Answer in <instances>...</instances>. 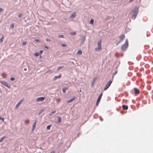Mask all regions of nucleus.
<instances>
[{
  "label": "nucleus",
  "instance_id": "f257e3e1",
  "mask_svg": "<svg viewBox=\"0 0 153 153\" xmlns=\"http://www.w3.org/2000/svg\"><path fill=\"white\" fill-rule=\"evenodd\" d=\"M139 11L138 7H134L132 10L133 14L132 16V18L134 20L137 15Z\"/></svg>",
  "mask_w": 153,
  "mask_h": 153
},
{
  "label": "nucleus",
  "instance_id": "f03ea898",
  "mask_svg": "<svg viewBox=\"0 0 153 153\" xmlns=\"http://www.w3.org/2000/svg\"><path fill=\"white\" fill-rule=\"evenodd\" d=\"M128 46V39H126L124 44L122 45L121 49L123 51H126L127 49Z\"/></svg>",
  "mask_w": 153,
  "mask_h": 153
},
{
  "label": "nucleus",
  "instance_id": "7ed1b4c3",
  "mask_svg": "<svg viewBox=\"0 0 153 153\" xmlns=\"http://www.w3.org/2000/svg\"><path fill=\"white\" fill-rule=\"evenodd\" d=\"M97 48H95V50L96 51H99L101 49V41L99 40L97 42Z\"/></svg>",
  "mask_w": 153,
  "mask_h": 153
},
{
  "label": "nucleus",
  "instance_id": "20e7f679",
  "mask_svg": "<svg viewBox=\"0 0 153 153\" xmlns=\"http://www.w3.org/2000/svg\"><path fill=\"white\" fill-rule=\"evenodd\" d=\"M0 82L4 86L8 88L9 89L10 88V86L9 84L5 81H0Z\"/></svg>",
  "mask_w": 153,
  "mask_h": 153
},
{
  "label": "nucleus",
  "instance_id": "39448f33",
  "mask_svg": "<svg viewBox=\"0 0 153 153\" xmlns=\"http://www.w3.org/2000/svg\"><path fill=\"white\" fill-rule=\"evenodd\" d=\"M112 82V80H110L109 82H108L107 84H106L105 86V87L104 90L105 91L107 89V88H108L110 86Z\"/></svg>",
  "mask_w": 153,
  "mask_h": 153
},
{
  "label": "nucleus",
  "instance_id": "423d86ee",
  "mask_svg": "<svg viewBox=\"0 0 153 153\" xmlns=\"http://www.w3.org/2000/svg\"><path fill=\"white\" fill-rule=\"evenodd\" d=\"M102 93H101V94H100L99 95L98 98H97V101L96 102V106H97L99 103V102H100V100H101V97H102Z\"/></svg>",
  "mask_w": 153,
  "mask_h": 153
},
{
  "label": "nucleus",
  "instance_id": "0eeeda50",
  "mask_svg": "<svg viewBox=\"0 0 153 153\" xmlns=\"http://www.w3.org/2000/svg\"><path fill=\"white\" fill-rule=\"evenodd\" d=\"M45 98V97H40L36 99V101L37 102L39 101L42 102L44 100Z\"/></svg>",
  "mask_w": 153,
  "mask_h": 153
},
{
  "label": "nucleus",
  "instance_id": "6e6552de",
  "mask_svg": "<svg viewBox=\"0 0 153 153\" xmlns=\"http://www.w3.org/2000/svg\"><path fill=\"white\" fill-rule=\"evenodd\" d=\"M97 79V78L96 77H94L93 78L92 81L91 82V87H93L94 86V85L95 82V81Z\"/></svg>",
  "mask_w": 153,
  "mask_h": 153
},
{
  "label": "nucleus",
  "instance_id": "1a4fd4ad",
  "mask_svg": "<svg viewBox=\"0 0 153 153\" xmlns=\"http://www.w3.org/2000/svg\"><path fill=\"white\" fill-rule=\"evenodd\" d=\"M37 122V120H36L34 122V123L33 124V126H32V131H33L35 130V129L36 128V125Z\"/></svg>",
  "mask_w": 153,
  "mask_h": 153
},
{
  "label": "nucleus",
  "instance_id": "9d476101",
  "mask_svg": "<svg viewBox=\"0 0 153 153\" xmlns=\"http://www.w3.org/2000/svg\"><path fill=\"white\" fill-rule=\"evenodd\" d=\"M61 75L59 74L58 76H54L53 78V80H55L57 79H59L61 77Z\"/></svg>",
  "mask_w": 153,
  "mask_h": 153
},
{
  "label": "nucleus",
  "instance_id": "9b49d317",
  "mask_svg": "<svg viewBox=\"0 0 153 153\" xmlns=\"http://www.w3.org/2000/svg\"><path fill=\"white\" fill-rule=\"evenodd\" d=\"M75 99V97H74L72 98L70 100H67L66 102L67 103H70L72 102L73 101H74V100Z\"/></svg>",
  "mask_w": 153,
  "mask_h": 153
},
{
  "label": "nucleus",
  "instance_id": "f8f14e48",
  "mask_svg": "<svg viewBox=\"0 0 153 153\" xmlns=\"http://www.w3.org/2000/svg\"><path fill=\"white\" fill-rule=\"evenodd\" d=\"M134 90L135 94H138L140 93L139 90L136 88H134Z\"/></svg>",
  "mask_w": 153,
  "mask_h": 153
},
{
  "label": "nucleus",
  "instance_id": "ddd939ff",
  "mask_svg": "<svg viewBox=\"0 0 153 153\" xmlns=\"http://www.w3.org/2000/svg\"><path fill=\"white\" fill-rule=\"evenodd\" d=\"M76 16V14L75 12H74L70 16V17L71 18L73 19Z\"/></svg>",
  "mask_w": 153,
  "mask_h": 153
},
{
  "label": "nucleus",
  "instance_id": "4468645a",
  "mask_svg": "<svg viewBox=\"0 0 153 153\" xmlns=\"http://www.w3.org/2000/svg\"><path fill=\"white\" fill-rule=\"evenodd\" d=\"M123 109L125 110H127L128 108V106L127 105H123L122 106Z\"/></svg>",
  "mask_w": 153,
  "mask_h": 153
},
{
  "label": "nucleus",
  "instance_id": "2eb2a0df",
  "mask_svg": "<svg viewBox=\"0 0 153 153\" xmlns=\"http://www.w3.org/2000/svg\"><path fill=\"white\" fill-rule=\"evenodd\" d=\"M57 118L58 119V121L56 122V123H60L61 121L62 118L61 117H57Z\"/></svg>",
  "mask_w": 153,
  "mask_h": 153
},
{
  "label": "nucleus",
  "instance_id": "dca6fc26",
  "mask_svg": "<svg viewBox=\"0 0 153 153\" xmlns=\"http://www.w3.org/2000/svg\"><path fill=\"white\" fill-rule=\"evenodd\" d=\"M125 38V36L124 35H121L120 37L119 38L120 39V40L122 41Z\"/></svg>",
  "mask_w": 153,
  "mask_h": 153
},
{
  "label": "nucleus",
  "instance_id": "f3484780",
  "mask_svg": "<svg viewBox=\"0 0 153 153\" xmlns=\"http://www.w3.org/2000/svg\"><path fill=\"white\" fill-rule=\"evenodd\" d=\"M23 100V99H22L21 100L18 102V103L16 105V107H18L19 105L22 102V101Z\"/></svg>",
  "mask_w": 153,
  "mask_h": 153
},
{
  "label": "nucleus",
  "instance_id": "a211bd4d",
  "mask_svg": "<svg viewBox=\"0 0 153 153\" xmlns=\"http://www.w3.org/2000/svg\"><path fill=\"white\" fill-rule=\"evenodd\" d=\"M68 87H65L63 88L62 89V92L63 93H65L66 92V90H68Z\"/></svg>",
  "mask_w": 153,
  "mask_h": 153
},
{
  "label": "nucleus",
  "instance_id": "6ab92c4d",
  "mask_svg": "<svg viewBox=\"0 0 153 153\" xmlns=\"http://www.w3.org/2000/svg\"><path fill=\"white\" fill-rule=\"evenodd\" d=\"M85 39V36L83 35H82L81 37V40L82 41V43H83V42L84 41Z\"/></svg>",
  "mask_w": 153,
  "mask_h": 153
},
{
  "label": "nucleus",
  "instance_id": "aec40b11",
  "mask_svg": "<svg viewBox=\"0 0 153 153\" xmlns=\"http://www.w3.org/2000/svg\"><path fill=\"white\" fill-rule=\"evenodd\" d=\"M4 35L3 34L2 35L0 39V42L1 43H2L3 42V39H4Z\"/></svg>",
  "mask_w": 153,
  "mask_h": 153
},
{
  "label": "nucleus",
  "instance_id": "412c9836",
  "mask_svg": "<svg viewBox=\"0 0 153 153\" xmlns=\"http://www.w3.org/2000/svg\"><path fill=\"white\" fill-rule=\"evenodd\" d=\"M6 137V136H4L1 137L0 139V143Z\"/></svg>",
  "mask_w": 153,
  "mask_h": 153
},
{
  "label": "nucleus",
  "instance_id": "4be33fe9",
  "mask_svg": "<svg viewBox=\"0 0 153 153\" xmlns=\"http://www.w3.org/2000/svg\"><path fill=\"white\" fill-rule=\"evenodd\" d=\"M52 125H48L47 126L46 129L47 130H50L51 127V126Z\"/></svg>",
  "mask_w": 153,
  "mask_h": 153
},
{
  "label": "nucleus",
  "instance_id": "5701e85b",
  "mask_svg": "<svg viewBox=\"0 0 153 153\" xmlns=\"http://www.w3.org/2000/svg\"><path fill=\"white\" fill-rule=\"evenodd\" d=\"M57 37L58 38H64V36L63 35H58L57 36Z\"/></svg>",
  "mask_w": 153,
  "mask_h": 153
},
{
  "label": "nucleus",
  "instance_id": "b1692460",
  "mask_svg": "<svg viewBox=\"0 0 153 153\" xmlns=\"http://www.w3.org/2000/svg\"><path fill=\"white\" fill-rule=\"evenodd\" d=\"M77 53H78L79 55H81L82 54V52L81 50H78L77 52Z\"/></svg>",
  "mask_w": 153,
  "mask_h": 153
},
{
  "label": "nucleus",
  "instance_id": "393cba45",
  "mask_svg": "<svg viewBox=\"0 0 153 153\" xmlns=\"http://www.w3.org/2000/svg\"><path fill=\"white\" fill-rule=\"evenodd\" d=\"M14 23L12 24L10 26V28L12 29L14 28Z\"/></svg>",
  "mask_w": 153,
  "mask_h": 153
},
{
  "label": "nucleus",
  "instance_id": "a878e982",
  "mask_svg": "<svg viewBox=\"0 0 153 153\" xmlns=\"http://www.w3.org/2000/svg\"><path fill=\"white\" fill-rule=\"evenodd\" d=\"M44 111V109H42L41 110H40L39 111V113L38 114V115H40L42 113V112Z\"/></svg>",
  "mask_w": 153,
  "mask_h": 153
},
{
  "label": "nucleus",
  "instance_id": "bb28decb",
  "mask_svg": "<svg viewBox=\"0 0 153 153\" xmlns=\"http://www.w3.org/2000/svg\"><path fill=\"white\" fill-rule=\"evenodd\" d=\"M22 13H19L18 15V17H19L20 19V20H21V19L22 18Z\"/></svg>",
  "mask_w": 153,
  "mask_h": 153
},
{
  "label": "nucleus",
  "instance_id": "cd10ccee",
  "mask_svg": "<svg viewBox=\"0 0 153 153\" xmlns=\"http://www.w3.org/2000/svg\"><path fill=\"white\" fill-rule=\"evenodd\" d=\"M94 20L93 19H91L90 21V23L93 25L94 23Z\"/></svg>",
  "mask_w": 153,
  "mask_h": 153
},
{
  "label": "nucleus",
  "instance_id": "c85d7f7f",
  "mask_svg": "<svg viewBox=\"0 0 153 153\" xmlns=\"http://www.w3.org/2000/svg\"><path fill=\"white\" fill-rule=\"evenodd\" d=\"M27 43V42L26 41H24L22 43V44L23 45H26Z\"/></svg>",
  "mask_w": 153,
  "mask_h": 153
},
{
  "label": "nucleus",
  "instance_id": "c756f323",
  "mask_svg": "<svg viewBox=\"0 0 153 153\" xmlns=\"http://www.w3.org/2000/svg\"><path fill=\"white\" fill-rule=\"evenodd\" d=\"M34 55L35 56L37 57L39 56V54L38 53L36 52L34 53Z\"/></svg>",
  "mask_w": 153,
  "mask_h": 153
},
{
  "label": "nucleus",
  "instance_id": "7c9ffc66",
  "mask_svg": "<svg viewBox=\"0 0 153 153\" xmlns=\"http://www.w3.org/2000/svg\"><path fill=\"white\" fill-rule=\"evenodd\" d=\"M70 34L72 36H74L76 34V32H72Z\"/></svg>",
  "mask_w": 153,
  "mask_h": 153
},
{
  "label": "nucleus",
  "instance_id": "2f4dec72",
  "mask_svg": "<svg viewBox=\"0 0 153 153\" xmlns=\"http://www.w3.org/2000/svg\"><path fill=\"white\" fill-rule=\"evenodd\" d=\"M56 112V111H53L51 112L50 114H49L50 115H52L54 113H55Z\"/></svg>",
  "mask_w": 153,
  "mask_h": 153
},
{
  "label": "nucleus",
  "instance_id": "473e14b6",
  "mask_svg": "<svg viewBox=\"0 0 153 153\" xmlns=\"http://www.w3.org/2000/svg\"><path fill=\"white\" fill-rule=\"evenodd\" d=\"M63 66H59L58 67L57 70H59L61 69L62 68H63Z\"/></svg>",
  "mask_w": 153,
  "mask_h": 153
},
{
  "label": "nucleus",
  "instance_id": "72a5a7b5",
  "mask_svg": "<svg viewBox=\"0 0 153 153\" xmlns=\"http://www.w3.org/2000/svg\"><path fill=\"white\" fill-rule=\"evenodd\" d=\"M10 79L12 81H14L15 80V78L13 77H11Z\"/></svg>",
  "mask_w": 153,
  "mask_h": 153
},
{
  "label": "nucleus",
  "instance_id": "f704fd0d",
  "mask_svg": "<svg viewBox=\"0 0 153 153\" xmlns=\"http://www.w3.org/2000/svg\"><path fill=\"white\" fill-rule=\"evenodd\" d=\"M0 120H1L3 122H4V119L3 117H0Z\"/></svg>",
  "mask_w": 153,
  "mask_h": 153
},
{
  "label": "nucleus",
  "instance_id": "c9c22d12",
  "mask_svg": "<svg viewBox=\"0 0 153 153\" xmlns=\"http://www.w3.org/2000/svg\"><path fill=\"white\" fill-rule=\"evenodd\" d=\"M67 45L65 44H62L61 46L63 47H65L67 46Z\"/></svg>",
  "mask_w": 153,
  "mask_h": 153
},
{
  "label": "nucleus",
  "instance_id": "e433bc0d",
  "mask_svg": "<svg viewBox=\"0 0 153 153\" xmlns=\"http://www.w3.org/2000/svg\"><path fill=\"white\" fill-rule=\"evenodd\" d=\"M43 52V51L42 50H41L39 51V53L40 54H42Z\"/></svg>",
  "mask_w": 153,
  "mask_h": 153
},
{
  "label": "nucleus",
  "instance_id": "4c0bfd02",
  "mask_svg": "<svg viewBox=\"0 0 153 153\" xmlns=\"http://www.w3.org/2000/svg\"><path fill=\"white\" fill-rule=\"evenodd\" d=\"M122 41H121V40H120L116 44V45H117L118 44H119V43H120Z\"/></svg>",
  "mask_w": 153,
  "mask_h": 153
},
{
  "label": "nucleus",
  "instance_id": "58836bf2",
  "mask_svg": "<svg viewBox=\"0 0 153 153\" xmlns=\"http://www.w3.org/2000/svg\"><path fill=\"white\" fill-rule=\"evenodd\" d=\"M46 41H47V42H51V41L50 40H49V39H46Z\"/></svg>",
  "mask_w": 153,
  "mask_h": 153
},
{
  "label": "nucleus",
  "instance_id": "ea45409f",
  "mask_svg": "<svg viewBox=\"0 0 153 153\" xmlns=\"http://www.w3.org/2000/svg\"><path fill=\"white\" fill-rule=\"evenodd\" d=\"M56 100H57V102H59L60 100V99H58Z\"/></svg>",
  "mask_w": 153,
  "mask_h": 153
},
{
  "label": "nucleus",
  "instance_id": "a19ab883",
  "mask_svg": "<svg viewBox=\"0 0 153 153\" xmlns=\"http://www.w3.org/2000/svg\"><path fill=\"white\" fill-rule=\"evenodd\" d=\"M35 41H36L37 42H40V41L38 39H35Z\"/></svg>",
  "mask_w": 153,
  "mask_h": 153
},
{
  "label": "nucleus",
  "instance_id": "79ce46f5",
  "mask_svg": "<svg viewBox=\"0 0 153 153\" xmlns=\"http://www.w3.org/2000/svg\"><path fill=\"white\" fill-rule=\"evenodd\" d=\"M3 10V9L1 8H0V13H1Z\"/></svg>",
  "mask_w": 153,
  "mask_h": 153
},
{
  "label": "nucleus",
  "instance_id": "37998d69",
  "mask_svg": "<svg viewBox=\"0 0 153 153\" xmlns=\"http://www.w3.org/2000/svg\"><path fill=\"white\" fill-rule=\"evenodd\" d=\"M44 48L46 49H48V47L47 46H45Z\"/></svg>",
  "mask_w": 153,
  "mask_h": 153
},
{
  "label": "nucleus",
  "instance_id": "c03bdc74",
  "mask_svg": "<svg viewBox=\"0 0 153 153\" xmlns=\"http://www.w3.org/2000/svg\"><path fill=\"white\" fill-rule=\"evenodd\" d=\"M133 0H130L129 1V3H131L132 2Z\"/></svg>",
  "mask_w": 153,
  "mask_h": 153
},
{
  "label": "nucleus",
  "instance_id": "a18cd8bd",
  "mask_svg": "<svg viewBox=\"0 0 153 153\" xmlns=\"http://www.w3.org/2000/svg\"><path fill=\"white\" fill-rule=\"evenodd\" d=\"M81 134L80 133H78V134H77V137H78L80 135V134Z\"/></svg>",
  "mask_w": 153,
  "mask_h": 153
},
{
  "label": "nucleus",
  "instance_id": "49530a36",
  "mask_svg": "<svg viewBox=\"0 0 153 153\" xmlns=\"http://www.w3.org/2000/svg\"><path fill=\"white\" fill-rule=\"evenodd\" d=\"M27 69L26 68H25L24 69V70L25 71H26L27 70Z\"/></svg>",
  "mask_w": 153,
  "mask_h": 153
},
{
  "label": "nucleus",
  "instance_id": "de8ad7c7",
  "mask_svg": "<svg viewBox=\"0 0 153 153\" xmlns=\"http://www.w3.org/2000/svg\"><path fill=\"white\" fill-rule=\"evenodd\" d=\"M55 152L54 151H51L50 153H54Z\"/></svg>",
  "mask_w": 153,
  "mask_h": 153
},
{
  "label": "nucleus",
  "instance_id": "09e8293b",
  "mask_svg": "<svg viewBox=\"0 0 153 153\" xmlns=\"http://www.w3.org/2000/svg\"><path fill=\"white\" fill-rule=\"evenodd\" d=\"M28 123V122H27L26 121H25V123L26 124H27V123Z\"/></svg>",
  "mask_w": 153,
  "mask_h": 153
},
{
  "label": "nucleus",
  "instance_id": "8fccbe9b",
  "mask_svg": "<svg viewBox=\"0 0 153 153\" xmlns=\"http://www.w3.org/2000/svg\"><path fill=\"white\" fill-rule=\"evenodd\" d=\"M117 73V71H115V74H116V73Z\"/></svg>",
  "mask_w": 153,
  "mask_h": 153
},
{
  "label": "nucleus",
  "instance_id": "3c124183",
  "mask_svg": "<svg viewBox=\"0 0 153 153\" xmlns=\"http://www.w3.org/2000/svg\"><path fill=\"white\" fill-rule=\"evenodd\" d=\"M103 120V119L102 118V119H100V120H101V121H102Z\"/></svg>",
  "mask_w": 153,
  "mask_h": 153
},
{
  "label": "nucleus",
  "instance_id": "603ef678",
  "mask_svg": "<svg viewBox=\"0 0 153 153\" xmlns=\"http://www.w3.org/2000/svg\"><path fill=\"white\" fill-rule=\"evenodd\" d=\"M39 57H40V58H41V56H39Z\"/></svg>",
  "mask_w": 153,
  "mask_h": 153
}]
</instances>
